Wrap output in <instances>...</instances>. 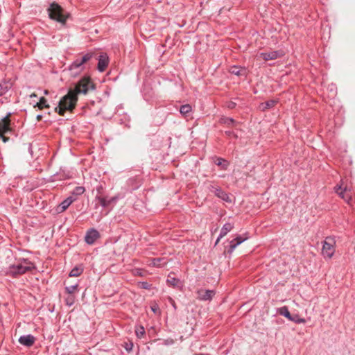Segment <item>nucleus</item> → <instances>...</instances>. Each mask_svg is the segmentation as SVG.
<instances>
[{"instance_id":"nucleus-39","label":"nucleus","mask_w":355,"mask_h":355,"mask_svg":"<svg viewBox=\"0 0 355 355\" xmlns=\"http://www.w3.org/2000/svg\"><path fill=\"white\" fill-rule=\"evenodd\" d=\"M42 115H40V114H38V115L37 116V121H40V120L42 119Z\"/></svg>"},{"instance_id":"nucleus-15","label":"nucleus","mask_w":355,"mask_h":355,"mask_svg":"<svg viewBox=\"0 0 355 355\" xmlns=\"http://www.w3.org/2000/svg\"><path fill=\"white\" fill-rule=\"evenodd\" d=\"M76 200V198L73 197V196H69L68 197L67 199H65L64 200H63L60 205H59V211L60 212H62L64 211H65L69 207V205Z\"/></svg>"},{"instance_id":"nucleus-28","label":"nucleus","mask_w":355,"mask_h":355,"mask_svg":"<svg viewBox=\"0 0 355 355\" xmlns=\"http://www.w3.org/2000/svg\"><path fill=\"white\" fill-rule=\"evenodd\" d=\"M10 86L7 83H0V96L3 95L8 91Z\"/></svg>"},{"instance_id":"nucleus-7","label":"nucleus","mask_w":355,"mask_h":355,"mask_svg":"<svg viewBox=\"0 0 355 355\" xmlns=\"http://www.w3.org/2000/svg\"><path fill=\"white\" fill-rule=\"evenodd\" d=\"M284 55L283 51H273L270 52L261 53L260 57L265 61L273 60Z\"/></svg>"},{"instance_id":"nucleus-20","label":"nucleus","mask_w":355,"mask_h":355,"mask_svg":"<svg viewBox=\"0 0 355 355\" xmlns=\"http://www.w3.org/2000/svg\"><path fill=\"white\" fill-rule=\"evenodd\" d=\"M37 107L40 110L44 107H49V105L46 103V99L44 97H41L39 102H37L34 107Z\"/></svg>"},{"instance_id":"nucleus-23","label":"nucleus","mask_w":355,"mask_h":355,"mask_svg":"<svg viewBox=\"0 0 355 355\" xmlns=\"http://www.w3.org/2000/svg\"><path fill=\"white\" fill-rule=\"evenodd\" d=\"M279 313L282 315H284V317H286V318H288L289 320H291V318H292V315L290 313L289 311H288V309L287 308V306H283V307H281L279 309Z\"/></svg>"},{"instance_id":"nucleus-40","label":"nucleus","mask_w":355,"mask_h":355,"mask_svg":"<svg viewBox=\"0 0 355 355\" xmlns=\"http://www.w3.org/2000/svg\"><path fill=\"white\" fill-rule=\"evenodd\" d=\"M35 98V97H37V95L35 94H32L30 95V98Z\"/></svg>"},{"instance_id":"nucleus-25","label":"nucleus","mask_w":355,"mask_h":355,"mask_svg":"<svg viewBox=\"0 0 355 355\" xmlns=\"http://www.w3.org/2000/svg\"><path fill=\"white\" fill-rule=\"evenodd\" d=\"M216 195L218 197H219L220 198H221L222 200H223L226 202L231 201L230 196L226 193H225L224 191H223L221 190H217Z\"/></svg>"},{"instance_id":"nucleus-36","label":"nucleus","mask_w":355,"mask_h":355,"mask_svg":"<svg viewBox=\"0 0 355 355\" xmlns=\"http://www.w3.org/2000/svg\"><path fill=\"white\" fill-rule=\"evenodd\" d=\"M151 309L155 313H156L159 310V307L157 305L155 304L151 306Z\"/></svg>"},{"instance_id":"nucleus-18","label":"nucleus","mask_w":355,"mask_h":355,"mask_svg":"<svg viewBox=\"0 0 355 355\" xmlns=\"http://www.w3.org/2000/svg\"><path fill=\"white\" fill-rule=\"evenodd\" d=\"M83 270H84V268L82 265L76 266L71 270V272L69 273V276L70 277H78L83 273Z\"/></svg>"},{"instance_id":"nucleus-22","label":"nucleus","mask_w":355,"mask_h":355,"mask_svg":"<svg viewBox=\"0 0 355 355\" xmlns=\"http://www.w3.org/2000/svg\"><path fill=\"white\" fill-rule=\"evenodd\" d=\"M244 240L241 238V237H237L236 239L231 241L230 242V251H233L236 247L241 244Z\"/></svg>"},{"instance_id":"nucleus-24","label":"nucleus","mask_w":355,"mask_h":355,"mask_svg":"<svg viewBox=\"0 0 355 355\" xmlns=\"http://www.w3.org/2000/svg\"><path fill=\"white\" fill-rule=\"evenodd\" d=\"M215 164L221 167L223 169H226L228 166V162L224 159L218 157L214 161Z\"/></svg>"},{"instance_id":"nucleus-29","label":"nucleus","mask_w":355,"mask_h":355,"mask_svg":"<svg viewBox=\"0 0 355 355\" xmlns=\"http://www.w3.org/2000/svg\"><path fill=\"white\" fill-rule=\"evenodd\" d=\"M77 288H78V284H74V285H71L69 286H67L65 288V289H66V291L69 294H72L77 290Z\"/></svg>"},{"instance_id":"nucleus-8","label":"nucleus","mask_w":355,"mask_h":355,"mask_svg":"<svg viewBox=\"0 0 355 355\" xmlns=\"http://www.w3.org/2000/svg\"><path fill=\"white\" fill-rule=\"evenodd\" d=\"M117 197H112V198H107L106 196H102L100 195H97L96 196V200L98 202L100 205H101L103 207H108L111 203L114 202L117 200Z\"/></svg>"},{"instance_id":"nucleus-4","label":"nucleus","mask_w":355,"mask_h":355,"mask_svg":"<svg viewBox=\"0 0 355 355\" xmlns=\"http://www.w3.org/2000/svg\"><path fill=\"white\" fill-rule=\"evenodd\" d=\"M49 14L51 19L64 24L68 15L63 12L62 8L57 3H52L49 9Z\"/></svg>"},{"instance_id":"nucleus-30","label":"nucleus","mask_w":355,"mask_h":355,"mask_svg":"<svg viewBox=\"0 0 355 355\" xmlns=\"http://www.w3.org/2000/svg\"><path fill=\"white\" fill-rule=\"evenodd\" d=\"M135 332H136L137 337L141 338L144 335L145 330L143 327H139L136 329Z\"/></svg>"},{"instance_id":"nucleus-21","label":"nucleus","mask_w":355,"mask_h":355,"mask_svg":"<svg viewBox=\"0 0 355 355\" xmlns=\"http://www.w3.org/2000/svg\"><path fill=\"white\" fill-rule=\"evenodd\" d=\"M192 110L191 106L189 104H185L180 107V112L183 116H187V114L190 113Z\"/></svg>"},{"instance_id":"nucleus-10","label":"nucleus","mask_w":355,"mask_h":355,"mask_svg":"<svg viewBox=\"0 0 355 355\" xmlns=\"http://www.w3.org/2000/svg\"><path fill=\"white\" fill-rule=\"evenodd\" d=\"M18 341L24 346L31 347L35 343V338L31 334H28L20 336Z\"/></svg>"},{"instance_id":"nucleus-12","label":"nucleus","mask_w":355,"mask_h":355,"mask_svg":"<svg viewBox=\"0 0 355 355\" xmlns=\"http://www.w3.org/2000/svg\"><path fill=\"white\" fill-rule=\"evenodd\" d=\"M99 237V233L96 230H91L87 232L85 236V241L88 244H93L95 241Z\"/></svg>"},{"instance_id":"nucleus-16","label":"nucleus","mask_w":355,"mask_h":355,"mask_svg":"<svg viewBox=\"0 0 355 355\" xmlns=\"http://www.w3.org/2000/svg\"><path fill=\"white\" fill-rule=\"evenodd\" d=\"M167 261L165 258H155L150 260V266L155 267H162L166 264Z\"/></svg>"},{"instance_id":"nucleus-35","label":"nucleus","mask_w":355,"mask_h":355,"mask_svg":"<svg viewBox=\"0 0 355 355\" xmlns=\"http://www.w3.org/2000/svg\"><path fill=\"white\" fill-rule=\"evenodd\" d=\"M141 287L145 289H148L150 285L147 282H141Z\"/></svg>"},{"instance_id":"nucleus-31","label":"nucleus","mask_w":355,"mask_h":355,"mask_svg":"<svg viewBox=\"0 0 355 355\" xmlns=\"http://www.w3.org/2000/svg\"><path fill=\"white\" fill-rule=\"evenodd\" d=\"M65 301H66V304H67L68 306H72V305L73 304V303H74V297H73V296H72V295H69V296H68V297L66 298Z\"/></svg>"},{"instance_id":"nucleus-37","label":"nucleus","mask_w":355,"mask_h":355,"mask_svg":"<svg viewBox=\"0 0 355 355\" xmlns=\"http://www.w3.org/2000/svg\"><path fill=\"white\" fill-rule=\"evenodd\" d=\"M169 301H170V302H171V305L173 306V307L175 309H176V305H175V303L174 300H173L172 298H171V297H170V298H169Z\"/></svg>"},{"instance_id":"nucleus-1","label":"nucleus","mask_w":355,"mask_h":355,"mask_svg":"<svg viewBox=\"0 0 355 355\" xmlns=\"http://www.w3.org/2000/svg\"><path fill=\"white\" fill-rule=\"evenodd\" d=\"M94 86L89 77H84L79 80L74 89H69L67 94L64 96L60 101L59 105L55 107V111L61 116H63L66 110L71 111L76 106L79 94H86L89 89Z\"/></svg>"},{"instance_id":"nucleus-6","label":"nucleus","mask_w":355,"mask_h":355,"mask_svg":"<svg viewBox=\"0 0 355 355\" xmlns=\"http://www.w3.org/2000/svg\"><path fill=\"white\" fill-rule=\"evenodd\" d=\"M10 114H8L0 121V137L4 142L7 141L8 138L3 136V134L10 130Z\"/></svg>"},{"instance_id":"nucleus-14","label":"nucleus","mask_w":355,"mask_h":355,"mask_svg":"<svg viewBox=\"0 0 355 355\" xmlns=\"http://www.w3.org/2000/svg\"><path fill=\"white\" fill-rule=\"evenodd\" d=\"M232 227H233V225L231 223H225L223 226V227L220 230V235L218 237L215 245H217L218 243L219 242V241L220 240V239H222L223 236H225L232 229Z\"/></svg>"},{"instance_id":"nucleus-13","label":"nucleus","mask_w":355,"mask_h":355,"mask_svg":"<svg viewBox=\"0 0 355 355\" xmlns=\"http://www.w3.org/2000/svg\"><path fill=\"white\" fill-rule=\"evenodd\" d=\"M108 64V58L106 55H101L98 57V70L101 72H103L105 70L106 67Z\"/></svg>"},{"instance_id":"nucleus-5","label":"nucleus","mask_w":355,"mask_h":355,"mask_svg":"<svg viewBox=\"0 0 355 355\" xmlns=\"http://www.w3.org/2000/svg\"><path fill=\"white\" fill-rule=\"evenodd\" d=\"M335 240L332 237H327L324 241L322 252L324 257L331 258L335 252Z\"/></svg>"},{"instance_id":"nucleus-41","label":"nucleus","mask_w":355,"mask_h":355,"mask_svg":"<svg viewBox=\"0 0 355 355\" xmlns=\"http://www.w3.org/2000/svg\"><path fill=\"white\" fill-rule=\"evenodd\" d=\"M44 94H48V91H47V90H45V91H44Z\"/></svg>"},{"instance_id":"nucleus-19","label":"nucleus","mask_w":355,"mask_h":355,"mask_svg":"<svg viewBox=\"0 0 355 355\" xmlns=\"http://www.w3.org/2000/svg\"><path fill=\"white\" fill-rule=\"evenodd\" d=\"M166 282L169 285L173 287H178L180 283L179 279L172 277L171 275L168 276Z\"/></svg>"},{"instance_id":"nucleus-32","label":"nucleus","mask_w":355,"mask_h":355,"mask_svg":"<svg viewBox=\"0 0 355 355\" xmlns=\"http://www.w3.org/2000/svg\"><path fill=\"white\" fill-rule=\"evenodd\" d=\"M231 73L236 74V75H239L240 71L238 69V68L234 66V67H232Z\"/></svg>"},{"instance_id":"nucleus-2","label":"nucleus","mask_w":355,"mask_h":355,"mask_svg":"<svg viewBox=\"0 0 355 355\" xmlns=\"http://www.w3.org/2000/svg\"><path fill=\"white\" fill-rule=\"evenodd\" d=\"M34 265L27 259H19L10 264L6 270V274L12 277L23 275L34 268Z\"/></svg>"},{"instance_id":"nucleus-27","label":"nucleus","mask_w":355,"mask_h":355,"mask_svg":"<svg viewBox=\"0 0 355 355\" xmlns=\"http://www.w3.org/2000/svg\"><path fill=\"white\" fill-rule=\"evenodd\" d=\"M85 189L83 187H76L73 189L72 194L76 195V196H79V195L83 194L85 192Z\"/></svg>"},{"instance_id":"nucleus-38","label":"nucleus","mask_w":355,"mask_h":355,"mask_svg":"<svg viewBox=\"0 0 355 355\" xmlns=\"http://www.w3.org/2000/svg\"><path fill=\"white\" fill-rule=\"evenodd\" d=\"M225 123H227V124H232L234 123V120L232 119H227L225 121Z\"/></svg>"},{"instance_id":"nucleus-3","label":"nucleus","mask_w":355,"mask_h":355,"mask_svg":"<svg viewBox=\"0 0 355 355\" xmlns=\"http://www.w3.org/2000/svg\"><path fill=\"white\" fill-rule=\"evenodd\" d=\"M94 55L92 52L87 53L83 55L78 56L76 59L69 67L71 76H76L85 69V64L89 62Z\"/></svg>"},{"instance_id":"nucleus-17","label":"nucleus","mask_w":355,"mask_h":355,"mask_svg":"<svg viewBox=\"0 0 355 355\" xmlns=\"http://www.w3.org/2000/svg\"><path fill=\"white\" fill-rule=\"evenodd\" d=\"M277 103V101L276 100H269L266 102H264V103H262L260 104L259 105V109L261 110L262 111H265L268 109H270L272 107H273L276 103Z\"/></svg>"},{"instance_id":"nucleus-9","label":"nucleus","mask_w":355,"mask_h":355,"mask_svg":"<svg viewBox=\"0 0 355 355\" xmlns=\"http://www.w3.org/2000/svg\"><path fill=\"white\" fill-rule=\"evenodd\" d=\"M335 191L345 201L349 202L351 200L352 196L349 192L347 191V187L343 189L342 186H337L335 187Z\"/></svg>"},{"instance_id":"nucleus-11","label":"nucleus","mask_w":355,"mask_h":355,"mask_svg":"<svg viewBox=\"0 0 355 355\" xmlns=\"http://www.w3.org/2000/svg\"><path fill=\"white\" fill-rule=\"evenodd\" d=\"M197 293L198 298L200 300H210L214 295V291L212 290L201 289Z\"/></svg>"},{"instance_id":"nucleus-34","label":"nucleus","mask_w":355,"mask_h":355,"mask_svg":"<svg viewBox=\"0 0 355 355\" xmlns=\"http://www.w3.org/2000/svg\"><path fill=\"white\" fill-rule=\"evenodd\" d=\"M133 344L132 343H126L125 348L128 352H130L132 349Z\"/></svg>"},{"instance_id":"nucleus-42","label":"nucleus","mask_w":355,"mask_h":355,"mask_svg":"<svg viewBox=\"0 0 355 355\" xmlns=\"http://www.w3.org/2000/svg\"><path fill=\"white\" fill-rule=\"evenodd\" d=\"M196 355H208V354H196Z\"/></svg>"},{"instance_id":"nucleus-33","label":"nucleus","mask_w":355,"mask_h":355,"mask_svg":"<svg viewBox=\"0 0 355 355\" xmlns=\"http://www.w3.org/2000/svg\"><path fill=\"white\" fill-rule=\"evenodd\" d=\"M236 103L234 102V101H230L227 103V107L230 108V109H233L236 107Z\"/></svg>"},{"instance_id":"nucleus-26","label":"nucleus","mask_w":355,"mask_h":355,"mask_svg":"<svg viewBox=\"0 0 355 355\" xmlns=\"http://www.w3.org/2000/svg\"><path fill=\"white\" fill-rule=\"evenodd\" d=\"M291 321L295 322L297 324L305 323L306 320L304 318H300L298 315L295 314L292 316L290 320Z\"/></svg>"}]
</instances>
